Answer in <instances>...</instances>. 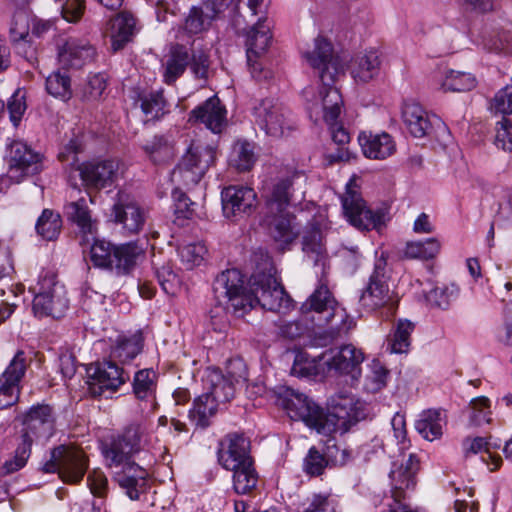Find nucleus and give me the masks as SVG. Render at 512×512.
Wrapping results in <instances>:
<instances>
[{
    "mask_svg": "<svg viewBox=\"0 0 512 512\" xmlns=\"http://www.w3.org/2000/svg\"><path fill=\"white\" fill-rule=\"evenodd\" d=\"M230 471L233 472V489L237 494H248L256 488L259 476L254 460Z\"/></svg>",
    "mask_w": 512,
    "mask_h": 512,
    "instance_id": "nucleus-42",
    "label": "nucleus"
},
{
    "mask_svg": "<svg viewBox=\"0 0 512 512\" xmlns=\"http://www.w3.org/2000/svg\"><path fill=\"white\" fill-rule=\"evenodd\" d=\"M143 150L154 163H162L174 155L172 142L165 135H155L143 145Z\"/></svg>",
    "mask_w": 512,
    "mask_h": 512,
    "instance_id": "nucleus-48",
    "label": "nucleus"
},
{
    "mask_svg": "<svg viewBox=\"0 0 512 512\" xmlns=\"http://www.w3.org/2000/svg\"><path fill=\"white\" fill-rule=\"evenodd\" d=\"M232 2L233 0H202L200 5L192 6L175 37L184 40L185 34L193 36L209 30L213 21L221 18Z\"/></svg>",
    "mask_w": 512,
    "mask_h": 512,
    "instance_id": "nucleus-15",
    "label": "nucleus"
},
{
    "mask_svg": "<svg viewBox=\"0 0 512 512\" xmlns=\"http://www.w3.org/2000/svg\"><path fill=\"white\" fill-rule=\"evenodd\" d=\"M17 419L22 424V441L31 446L35 441L48 440L55 433L56 415L48 404L32 405Z\"/></svg>",
    "mask_w": 512,
    "mask_h": 512,
    "instance_id": "nucleus-14",
    "label": "nucleus"
},
{
    "mask_svg": "<svg viewBox=\"0 0 512 512\" xmlns=\"http://www.w3.org/2000/svg\"><path fill=\"white\" fill-rule=\"evenodd\" d=\"M388 278L387 258L382 252L375 260L373 272L359 299L364 309L378 311L385 319L395 315L399 303L398 296L389 288Z\"/></svg>",
    "mask_w": 512,
    "mask_h": 512,
    "instance_id": "nucleus-5",
    "label": "nucleus"
},
{
    "mask_svg": "<svg viewBox=\"0 0 512 512\" xmlns=\"http://www.w3.org/2000/svg\"><path fill=\"white\" fill-rule=\"evenodd\" d=\"M325 455L328 464L343 466L353 459V451L347 447L338 445L332 439H329L325 447Z\"/></svg>",
    "mask_w": 512,
    "mask_h": 512,
    "instance_id": "nucleus-58",
    "label": "nucleus"
},
{
    "mask_svg": "<svg viewBox=\"0 0 512 512\" xmlns=\"http://www.w3.org/2000/svg\"><path fill=\"white\" fill-rule=\"evenodd\" d=\"M255 123L273 138H281L294 129L291 111L278 99L265 98L253 108Z\"/></svg>",
    "mask_w": 512,
    "mask_h": 512,
    "instance_id": "nucleus-12",
    "label": "nucleus"
},
{
    "mask_svg": "<svg viewBox=\"0 0 512 512\" xmlns=\"http://www.w3.org/2000/svg\"><path fill=\"white\" fill-rule=\"evenodd\" d=\"M445 424L442 411L430 409L419 415L415 422V429L424 439L433 441L441 437Z\"/></svg>",
    "mask_w": 512,
    "mask_h": 512,
    "instance_id": "nucleus-38",
    "label": "nucleus"
},
{
    "mask_svg": "<svg viewBox=\"0 0 512 512\" xmlns=\"http://www.w3.org/2000/svg\"><path fill=\"white\" fill-rule=\"evenodd\" d=\"M155 276L160 287L166 294L175 295L177 293L181 285V280L169 263L156 267Z\"/></svg>",
    "mask_w": 512,
    "mask_h": 512,
    "instance_id": "nucleus-55",
    "label": "nucleus"
},
{
    "mask_svg": "<svg viewBox=\"0 0 512 512\" xmlns=\"http://www.w3.org/2000/svg\"><path fill=\"white\" fill-rule=\"evenodd\" d=\"M178 254L186 269H193L204 261L207 248L202 242H193L178 248Z\"/></svg>",
    "mask_w": 512,
    "mask_h": 512,
    "instance_id": "nucleus-53",
    "label": "nucleus"
},
{
    "mask_svg": "<svg viewBox=\"0 0 512 512\" xmlns=\"http://www.w3.org/2000/svg\"><path fill=\"white\" fill-rule=\"evenodd\" d=\"M459 296V288L455 284L436 286L425 294L429 305L447 310Z\"/></svg>",
    "mask_w": 512,
    "mask_h": 512,
    "instance_id": "nucleus-49",
    "label": "nucleus"
},
{
    "mask_svg": "<svg viewBox=\"0 0 512 512\" xmlns=\"http://www.w3.org/2000/svg\"><path fill=\"white\" fill-rule=\"evenodd\" d=\"M494 143L503 151H512V121L510 119L502 117L496 122Z\"/></svg>",
    "mask_w": 512,
    "mask_h": 512,
    "instance_id": "nucleus-61",
    "label": "nucleus"
},
{
    "mask_svg": "<svg viewBox=\"0 0 512 512\" xmlns=\"http://www.w3.org/2000/svg\"><path fill=\"white\" fill-rule=\"evenodd\" d=\"M65 213L67 218L77 225L80 232L86 237L89 242V237L94 238L97 230V222L92 219L91 212L88 208L85 198H80L77 201L70 202L65 206Z\"/></svg>",
    "mask_w": 512,
    "mask_h": 512,
    "instance_id": "nucleus-35",
    "label": "nucleus"
},
{
    "mask_svg": "<svg viewBox=\"0 0 512 512\" xmlns=\"http://www.w3.org/2000/svg\"><path fill=\"white\" fill-rule=\"evenodd\" d=\"M218 406L219 405L204 392L194 400L193 407L189 411V417L197 426L206 428L209 425V419L217 412Z\"/></svg>",
    "mask_w": 512,
    "mask_h": 512,
    "instance_id": "nucleus-43",
    "label": "nucleus"
},
{
    "mask_svg": "<svg viewBox=\"0 0 512 512\" xmlns=\"http://www.w3.org/2000/svg\"><path fill=\"white\" fill-rule=\"evenodd\" d=\"M32 290L34 292L32 309L36 317L59 318L68 309L69 301L65 288L56 280L54 273H42Z\"/></svg>",
    "mask_w": 512,
    "mask_h": 512,
    "instance_id": "nucleus-10",
    "label": "nucleus"
},
{
    "mask_svg": "<svg viewBox=\"0 0 512 512\" xmlns=\"http://www.w3.org/2000/svg\"><path fill=\"white\" fill-rule=\"evenodd\" d=\"M301 321L283 322L279 324V334L288 339H295L305 330L314 327L323 328L330 325L331 335L338 336L348 332L353 323L346 311L339 307L334 296L321 279L319 286L301 305Z\"/></svg>",
    "mask_w": 512,
    "mask_h": 512,
    "instance_id": "nucleus-3",
    "label": "nucleus"
},
{
    "mask_svg": "<svg viewBox=\"0 0 512 512\" xmlns=\"http://www.w3.org/2000/svg\"><path fill=\"white\" fill-rule=\"evenodd\" d=\"M188 122L204 124L213 133H220L226 125V109L218 97H210L191 110Z\"/></svg>",
    "mask_w": 512,
    "mask_h": 512,
    "instance_id": "nucleus-28",
    "label": "nucleus"
},
{
    "mask_svg": "<svg viewBox=\"0 0 512 512\" xmlns=\"http://www.w3.org/2000/svg\"><path fill=\"white\" fill-rule=\"evenodd\" d=\"M32 18L27 10L20 9L13 14L9 34L13 43H26Z\"/></svg>",
    "mask_w": 512,
    "mask_h": 512,
    "instance_id": "nucleus-52",
    "label": "nucleus"
},
{
    "mask_svg": "<svg viewBox=\"0 0 512 512\" xmlns=\"http://www.w3.org/2000/svg\"><path fill=\"white\" fill-rule=\"evenodd\" d=\"M136 20L130 13L122 12L111 21V47L113 51L121 50L133 37Z\"/></svg>",
    "mask_w": 512,
    "mask_h": 512,
    "instance_id": "nucleus-36",
    "label": "nucleus"
},
{
    "mask_svg": "<svg viewBox=\"0 0 512 512\" xmlns=\"http://www.w3.org/2000/svg\"><path fill=\"white\" fill-rule=\"evenodd\" d=\"M107 86V80L104 74L96 73L88 76L87 82L82 89V98L85 101L99 100Z\"/></svg>",
    "mask_w": 512,
    "mask_h": 512,
    "instance_id": "nucleus-56",
    "label": "nucleus"
},
{
    "mask_svg": "<svg viewBox=\"0 0 512 512\" xmlns=\"http://www.w3.org/2000/svg\"><path fill=\"white\" fill-rule=\"evenodd\" d=\"M476 86V79L470 73L447 70L443 75L441 87L445 91L466 92Z\"/></svg>",
    "mask_w": 512,
    "mask_h": 512,
    "instance_id": "nucleus-51",
    "label": "nucleus"
},
{
    "mask_svg": "<svg viewBox=\"0 0 512 512\" xmlns=\"http://www.w3.org/2000/svg\"><path fill=\"white\" fill-rule=\"evenodd\" d=\"M111 217L122 225L126 233L137 234L146 222L147 211L130 194L119 191L114 198Z\"/></svg>",
    "mask_w": 512,
    "mask_h": 512,
    "instance_id": "nucleus-21",
    "label": "nucleus"
},
{
    "mask_svg": "<svg viewBox=\"0 0 512 512\" xmlns=\"http://www.w3.org/2000/svg\"><path fill=\"white\" fill-rule=\"evenodd\" d=\"M144 339L140 331L129 336L120 335L110 348V360L128 363L142 351Z\"/></svg>",
    "mask_w": 512,
    "mask_h": 512,
    "instance_id": "nucleus-33",
    "label": "nucleus"
},
{
    "mask_svg": "<svg viewBox=\"0 0 512 512\" xmlns=\"http://www.w3.org/2000/svg\"><path fill=\"white\" fill-rule=\"evenodd\" d=\"M384 505L387 507L384 512H418L406 502V493L392 491V495L386 498Z\"/></svg>",
    "mask_w": 512,
    "mask_h": 512,
    "instance_id": "nucleus-64",
    "label": "nucleus"
},
{
    "mask_svg": "<svg viewBox=\"0 0 512 512\" xmlns=\"http://www.w3.org/2000/svg\"><path fill=\"white\" fill-rule=\"evenodd\" d=\"M279 400L291 419L302 420L319 434H344L365 418L362 404L350 396L340 397L328 412L292 388H286Z\"/></svg>",
    "mask_w": 512,
    "mask_h": 512,
    "instance_id": "nucleus-1",
    "label": "nucleus"
},
{
    "mask_svg": "<svg viewBox=\"0 0 512 512\" xmlns=\"http://www.w3.org/2000/svg\"><path fill=\"white\" fill-rule=\"evenodd\" d=\"M419 470V459L415 454H410L401 466L391 472L394 492L405 493V490L413 489L416 485V474Z\"/></svg>",
    "mask_w": 512,
    "mask_h": 512,
    "instance_id": "nucleus-39",
    "label": "nucleus"
},
{
    "mask_svg": "<svg viewBox=\"0 0 512 512\" xmlns=\"http://www.w3.org/2000/svg\"><path fill=\"white\" fill-rule=\"evenodd\" d=\"M90 238L93 240L90 248L92 263L97 267L115 271L117 275L129 274L144 254V248L136 242L114 246L104 240Z\"/></svg>",
    "mask_w": 512,
    "mask_h": 512,
    "instance_id": "nucleus-6",
    "label": "nucleus"
},
{
    "mask_svg": "<svg viewBox=\"0 0 512 512\" xmlns=\"http://www.w3.org/2000/svg\"><path fill=\"white\" fill-rule=\"evenodd\" d=\"M328 465L325 452L311 447L303 460V470L310 476H319Z\"/></svg>",
    "mask_w": 512,
    "mask_h": 512,
    "instance_id": "nucleus-57",
    "label": "nucleus"
},
{
    "mask_svg": "<svg viewBox=\"0 0 512 512\" xmlns=\"http://www.w3.org/2000/svg\"><path fill=\"white\" fill-rule=\"evenodd\" d=\"M146 441L145 425L132 423L102 448L106 466L114 469L113 480L131 500H138L147 489V472L133 460Z\"/></svg>",
    "mask_w": 512,
    "mask_h": 512,
    "instance_id": "nucleus-2",
    "label": "nucleus"
},
{
    "mask_svg": "<svg viewBox=\"0 0 512 512\" xmlns=\"http://www.w3.org/2000/svg\"><path fill=\"white\" fill-rule=\"evenodd\" d=\"M7 159L11 178L35 175L43 169V156L26 142L7 139Z\"/></svg>",
    "mask_w": 512,
    "mask_h": 512,
    "instance_id": "nucleus-18",
    "label": "nucleus"
},
{
    "mask_svg": "<svg viewBox=\"0 0 512 512\" xmlns=\"http://www.w3.org/2000/svg\"><path fill=\"white\" fill-rule=\"evenodd\" d=\"M120 166L116 159L92 160L79 167L80 176L86 186L102 189L118 179Z\"/></svg>",
    "mask_w": 512,
    "mask_h": 512,
    "instance_id": "nucleus-26",
    "label": "nucleus"
},
{
    "mask_svg": "<svg viewBox=\"0 0 512 512\" xmlns=\"http://www.w3.org/2000/svg\"><path fill=\"white\" fill-rule=\"evenodd\" d=\"M294 220L295 217L287 209L275 214L269 213L266 209V221L270 234L281 245H288L296 238L298 230Z\"/></svg>",
    "mask_w": 512,
    "mask_h": 512,
    "instance_id": "nucleus-31",
    "label": "nucleus"
},
{
    "mask_svg": "<svg viewBox=\"0 0 512 512\" xmlns=\"http://www.w3.org/2000/svg\"><path fill=\"white\" fill-rule=\"evenodd\" d=\"M415 325L407 319H399L387 336L386 350L390 353H406L411 344V333Z\"/></svg>",
    "mask_w": 512,
    "mask_h": 512,
    "instance_id": "nucleus-41",
    "label": "nucleus"
},
{
    "mask_svg": "<svg viewBox=\"0 0 512 512\" xmlns=\"http://www.w3.org/2000/svg\"><path fill=\"white\" fill-rule=\"evenodd\" d=\"M140 107L147 121L160 119L168 112L162 91H151L139 96Z\"/></svg>",
    "mask_w": 512,
    "mask_h": 512,
    "instance_id": "nucleus-44",
    "label": "nucleus"
},
{
    "mask_svg": "<svg viewBox=\"0 0 512 512\" xmlns=\"http://www.w3.org/2000/svg\"><path fill=\"white\" fill-rule=\"evenodd\" d=\"M27 368L23 351H18L0 376V410L15 405L20 396V382Z\"/></svg>",
    "mask_w": 512,
    "mask_h": 512,
    "instance_id": "nucleus-23",
    "label": "nucleus"
},
{
    "mask_svg": "<svg viewBox=\"0 0 512 512\" xmlns=\"http://www.w3.org/2000/svg\"><path fill=\"white\" fill-rule=\"evenodd\" d=\"M271 40L270 26L259 19L246 34V56L250 72L256 80L268 79L270 71H264L258 59L265 54Z\"/></svg>",
    "mask_w": 512,
    "mask_h": 512,
    "instance_id": "nucleus-20",
    "label": "nucleus"
},
{
    "mask_svg": "<svg viewBox=\"0 0 512 512\" xmlns=\"http://www.w3.org/2000/svg\"><path fill=\"white\" fill-rule=\"evenodd\" d=\"M190 63V56L185 46L181 44L173 45L169 55L163 64L164 82L168 85L173 84L185 72Z\"/></svg>",
    "mask_w": 512,
    "mask_h": 512,
    "instance_id": "nucleus-37",
    "label": "nucleus"
},
{
    "mask_svg": "<svg viewBox=\"0 0 512 512\" xmlns=\"http://www.w3.org/2000/svg\"><path fill=\"white\" fill-rule=\"evenodd\" d=\"M250 440L242 433H229L219 442L218 463L226 470L239 468L253 460Z\"/></svg>",
    "mask_w": 512,
    "mask_h": 512,
    "instance_id": "nucleus-24",
    "label": "nucleus"
},
{
    "mask_svg": "<svg viewBox=\"0 0 512 512\" xmlns=\"http://www.w3.org/2000/svg\"><path fill=\"white\" fill-rule=\"evenodd\" d=\"M303 174L289 169H281L272 177L264 188L266 209L269 213H279L288 208L292 201L295 185Z\"/></svg>",
    "mask_w": 512,
    "mask_h": 512,
    "instance_id": "nucleus-17",
    "label": "nucleus"
},
{
    "mask_svg": "<svg viewBox=\"0 0 512 512\" xmlns=\"http://www.w3.org/2000/svg\"><path fill=\"white\" fill-rule=\"evenodd\" d=\"M172 198L174 200L175 213L178 217L191 218L194 214L196 203L191 201L178 187L172 191Z\"/></svg>",
    "mask_w": 512,
    "mask_h": 512,
    "instance_id": "nucleus-63",
    "label": "nucleus"
},
{
    "mask_svg": "<svg viewBox=\"0 0 512 512\" xmlns=\"http://www.w3.org/2000/svg\"><path fill=\"white\" fill-rule=\"evenodd\" d=\"M223 214L228 219H240L251 215L257 207V194L246 186H229L221 192Z\"/></svg>",
    "mask_w": 512,
    "mask_h": 512,
    "instance_id": "nucleus-22",
    "label": "nucleus"
},
{
    "mask_svg": "<svg viewBox=\"0 0 512 512\" xmlns=\"http://www.w3.org/2000/svg\"><path fill=\"white\" fill-rule=\"evenodd\" d=\"M301 512H337V501L330 495L314 494L307 499Z\"/></svg>",
    "mask_w": 512,
    "mask_h": 512,
    "instance_id": "nucleus-59",
    "label": "nucleus"
},
{
    "mask_svg": "<svg viewBox=\"0 0 512 512\" xmlns=\"http://www.w3.org/2000/svg\"><path fill=\"white\" fill-rule=\"evenodd\" d=\"M358 142L364 156L370 159H386L396 150L393 138L385 132L380 134L361 132Z\"/></svg>",
    "mask_w": 512,
    "mask_h": 512,
    "instance_id": "nucleus-30",
    "label": "nucleus"
},
{
    "mask_svg": "<svg viewBox=\"0 0 512 512\" xmlns=\"http://www.w3.org/2000/svg\"><path fill=\"white\" fill-rule=\"evenodd\" d=\"M380 69V59L376 51L357 54L350 60L349 70L356 83H367L374 79Z\"/></svg>",
    "mask_w": 512,
    "mask_h": 512,
    "instance_id": "nucleus-32",
    "label": "nucleus"
},
{
    "mask_svg": "<svg viewBox=\"0 0 512 512\" xmlns=\"http://www.w3.org/2000/svg\"><path fill=\"white\" fill-rule=\"evenodd\" d=\"M341 204L347 221L360 231L372 229L380 231L388 220L386 209L372 210L367 207L352 179L346 184V191L341 196Z\"/></svg>",
    "mask_w": 512,
    "mask_h": 512,
    "instance_id": "nucleus-8",
    "label": "nucleus"
},
{
    "mask_svg": "<svg viewBox=\"0 0 512 512\" xmlns=\"http://www.w3.org/2000/svg\"><path fill=\"white\" fill-rule=\"evenodd\" d=\"M88 373L89 392L95 397H108L106 393L116 392L130 379L129 374L112 360L95 364Z\"/></svg>",
    "mask_w": 512,
    "mask_h": 512,
    "instance_id": "nucleus-19",
    "label": "nucleus"
},
{
    "mask_svg": "<svg viewBox=\"0 0 512 512\" xmlns=\"http://www.w3.org/2000/svg\"><path fill=\"white\" fill-rule=\"evenodd\" d=\"M156 389L157 373L153 369H141L135 373L132 381V391L138 400L153 402L155 400Z\"/></svg>",
    "mask_w": 512,
    "mask_h": 512,
    "instance_id": "nucleus-40",
    "label": "nucleus"
},
{
    "mask_svg": "<svg viewBox=\"0 0 512 512\" xmlns=\"http://www.w3.org/2000/svg\"><path fill=\"white\" fill-rule=\"evenodd\" d=\"M35 228L37 234L43 239L48 241L57 239L62 228L60 214L50 209H44L36 222Z\"/></svg>",
    "mask_w": 512,
    "mask_h": 512,
    "instance_id": "nucleus-46",
    "label": "nucleus"
},
{
    "mask_svg": "<svg viewBox=\"0 0 512 512\" xmlns=\"http://www.w3.org/2000/svg\"><path fill=\"white\" fill-rule=\"evenodd\" d=\"M94 57V47L85 40L69 38L58 48L61 69H80L91 63Z\"/></svg>",
    "mask_w": 512,
    "mask_h": 512,
    "instance_id": "nucleus-27",
    "label": "nucleus"
},
{
    "mask_svg": "<svg viewBox=\"0 0 512 512\" xmlns=\"http://www.w3.org/2000/svg\"><path fill=\"white\" fill-rule=\"evenodd\" d=\"M213 162V149L191 145L172 171L171 180L173 183L183 185L186 188L193 187L200 182Z\"/></svg>",
    "mask_w": 512,
    "mask_h": 512,
    "instance_id": "nucleus-13",
    "label": "nucleus"
},
{
    "mask_svg": "<svg viewBox=\"0 0 512 512\" xmlns=\"http://www.w3.org/2000/svg\"><path fill=\"white\" fill-rule=\"evenodd\" d=\"M247 369L241 359L231 360L227 366V375L217 368H208L203 376L205 392L218 405L230 401L235 394V385L247 381Z\"/></svg>",
    "mask_w": 512,
    "mask_h": 512,
    "instance_id": "nucleus-11",
    "label": "nucleus"
},
{
    "mask_svg": "<svg viewBox=\"0 0 512 512\" xmlns=\"http://www.w3.org/2000/svg\"><path fill=\"white\" fill-rule=\"evenodd\" d=\"M467 412L471 426H481L490 421V401L486 397H477L470 401Z\"/></svg>",
    "mask_w": 512,
    "mask_h": 512,
    "instance_id": "nucleus-54",
    "label": "nucleus"
},
{
    "mask_svg": "<svg viewBox=\"0 0 512 512\" xmlns=\"http://www.w3.org/2000/svg\"><path fill=\"white\" fill-rule=\"evenodd\" d=\"M303 58L311 68L317 71L322 86L319 99L326 123H334L339 119L343 104L342 96L334 83L344 75L346 60L334 54L330 41L322 36L314 39L313 44L302 52Z\"/></svg>",
    "mask_w": 512,
    "mask_h": 512,
    "instance_id": "nucleus-4",
    "label": "nucleus"
},
{
    "mask_svg": "<svg viewBox=\"0 0 512 512\" xmlns=\"http://www.w3.org/2000/svg\"><path fill=\"white\" fill-rule=\"evenodd\" d=\"M402 119L406 129L416 138L429 135L433 127L440 122L436 115L430 114L420 104L414 102L404 104Z\"/></svg>",
    "mask_w": 512,
    "mask_h": 512,
    "instance_id": "nucleus-29",
    "label": "nucleus"
},
{
    "mask_svg": "<svg viewBox=\"0 0 512 512\" xmlns=\"http://www.w3.org/2000/svg\"><path fill=\"white\" fill-rule=\"evenodd\" d=\"M88 464L82 450L60 445L51 451L50 460L44 465L46 472H58L63 481L78 483L82 480Z\"/></svg>",
    "mask_w": 512,
    "mask_h": 512,
    "instance_id": "nucleus-16",
    "label": "nucleus"
},
{
    "mask_svg": "<svg viewBox=\"0 0 512 512\" xmlns=\"http://www.w3.org/2000/svg\"><path fill=\"white\" fill-rule=\"evenodd\" d=\"M244 276L237 269H227L213 282L214 297L223 310L243 316L253 309V299L245 286Z\"/></svg>",
    "mask_w": 512,
    "mask_h": 512,
    "instance_id": "nucleus-7",
    "label": "nucleus"
},
{
    "mask_svg": "<svg viewBox=\"0 0 512 512\" xmlns=\"http://www.w3.org/2000/svg\"><path fill=\"white\" fill-rule=\"evenodd\" d=\"M30 452L31 445L22 441L15 451V456L12 459L6 460L1 467V474L9 475L23 468L30 456Z\"/></svg>",
    "mask_w": 512,
    "mask_h": 512,
    "instance_id": "nucleus-60",
    "label": "nucleus"
},
{
    "mask_svg": "<svg viewBox=\"0 0 512 512\" xmlns=\"http://www.w3.org/2000/svg\"><path fill=\"white\" fill-rule=\"evenodd\" d=\"M321 361L328 367V371L333 370L338 374L350 375L353 379H357L361 375L364 353L348 344L323 354Z\"/></svg>",
    "mask_w": 512,
    "mask_h": 512,
    "instance_id": "nucleus-25",
    "label": "nucleus"
},
{
    "mask_svg": "<svg viewBox=\"0 0 512 512\" xmlns=\"http://www.w3.org/2000/svg\"><path fill=\"white\" fill-rule=\"evenodd\" d=\"M302 250L305 257L313 263L314 266H321L322 273H325L327 264V252L323 244L321 230L312 226L306 229L302 237Z\"/></svg>",
    "mask_w": 512,
    "mask_h": 512,
    "instance_id": "nucleus-34",
    "label": "nucleus"
},
{
    "mask_svg": "<svg viewBox=\"0 0 512 512\" xmlns=\"http://www.w3.org/2000/svg\"><path fill=\"white\" fill-rule=\"evenodd\" d=\"M254 145L246 140H238L230 154V164L238 171H248L255 164Z\"/></svg>",
    "mask_w": 512,
    "mask_h": 512,
    "instance_id": "nucleus-47",
    "label": "nucleus"
},
{
    "mask_svg": "<svg viewBox=\"0 0 512 512\" xmlns=\"http://www.w3.org/2000/svg\"><path fill=\"white\" fill-rule=\"evenodd\" d=\"M250 295L253 308L286 314L293 308V300L272 273L257 272L250 278Z\"/></svg>",
    "mask_w": 512,
    "mask_h": 512,
    "instance_id": "nucleus-9",
    "label": "nucleus"
},
{
    "mask_svg": "<svg viewBox=\"0 0 512 512\" xmlns=\"http://www.w3.org/2000/svg\"><path fill=\"white\" fill-rule=\"evenodd\" d=\"M46 91L55 98L68 101L72 97L70 76L60 69L54 71L46 78Z\"/></svg>",
    "mask_w": 512,
    "mask_h": 512,
    "instance_id": "nucleus-50",
    "label": "nucleus"
},
{
    "mask_svg": "<svg viewBox=\"0 0 512 512\" xmlns=\"http://www.w3.org/2000/svg\"><path fill=\"white\" fill-rule=\"evenodd\" d=\"M441 244L436 238H428L425 241L407 242L403 256L407 259L429 260L438 255Z\"/></svg>",
    "mask_w": 512,
    "mask_h": 512,
    "instance_id": "nucleus-45",
    "label": "nucleus"
},
{
    "mask_svg": "<svg viewBox=\"0 0 512 512\" xmlns=\"http://www.w3.org/2000/svg\"><path fill=\"white\" fill-rule=\"evenodd\" d=\"M26 108L25 92L21 89H17L7 103L10 120L15 127L19 125Z\"/></svg>",
    "mask_w": 512,
    "mask_h": 512,
    "instance_id": "nucleus-62",
    "label": "nucleus"
}]
</instances>
